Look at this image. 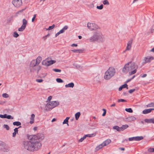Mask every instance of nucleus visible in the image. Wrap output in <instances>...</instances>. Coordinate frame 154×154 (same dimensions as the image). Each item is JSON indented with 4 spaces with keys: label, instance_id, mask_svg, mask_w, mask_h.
Wrapping results in <instances>:
<instances>
[{
    "label": "nucleus",
    "instance_id": "obj_3",
    "mask_svg": "<svg viewBox=\"0 0 154 154\" xmlns=\"http://www.w3.org/2000/svg\"><path fill=\"white\" fill-rule=\"evenodd\" d=\"M89 40L91 42L95 41L103 42L105 41V38L100 29L94 32L93 36L90 38Z\"/></svg>",
    "mask_w": 154,
    "mask_h": 154
},
{
    "label": "nucleus",
    "instance_id": "obj_30",
    "mask_svg": "<svg viewBox=\"0 0 154 154\" xmlns=\"http://www.w3.org/2000/svg\"><path fill=\"white\" fill-rule=\"evenodd\" d=\"M113 128L114 129L118 131H120V127H119L118 126L116 125L114 126Z\"/></svg>",
    "mask_w": 154,
    "mask_h": 154
},
{
    "label": "nucleus",
    "instance_id": "obj_28",
    "mask_svg": "<svg viewBox=\"0 0 154 154\" xmlns=\"http://www.w3.org/2000/svg\"><path fill=\"white\" fill-rule=\"evenodd\" d=\"M42 64L43 65L48 66V61L46 60H43L42 62Z\"/></svg>",
    "mask_w": 154,
    "mask_h": 154
},
{
    "label": "nucleus",
    "instance_id": "obj_41",
    "mask_svg": "<svg viewBox=\"0 0 154 154\" xmlns=\"http://www.w3.org/2000/svg\"><path fill=\"white\" fill-rule=\"evenodd\" d=\"M3 127L4 128H6L7 130H8L9 129V127L8 125H4L3 126Z\"/></svg>",
    "mask_w": 154,
    "mask_h": 154
},
{
    "label": "nucleus",
    "instance_id": "obj_60",
    "mask_svg": "<svg viewBox=\"0 0 154 154\" xmlns=\"http://www.w3.org/2000/svg\"><path fill=\"white\" fill-rule=\"evenodd\" d=\"M42 38L44 40H45L47 38L46 36H45L43 37Z\"/></svg>",
    "mask_w": 154,
    "mask_h": 154
},
{
    "label": "nucleus",
    "instance_id": "obj_58",
    "mask_svg": "<svg viewBox=\"0 0 154 154\" xmlns=\"http://www.w3.org/2000/svg\"><path fill=\"white\" fill-rule=\"evenodd\" d=\"M153 31H154V26H152V29H151V32H153Z\"/></svg>",
    "mask_w": 154,
    "mask_h": 154
},
{
    "label": "nucleus",
    "instance_id": "obj_59",
    "mask_svg": "<svg viewBox=\"0 0 154 154\" xmlns=\"http://www.w3.org/2000/svg\"><path fill=\"white\" fill-rule=\"evenodd\" d=\"M60 34V33L59 32H58L55 35V36L56 37H57V36H58Z\"/></svg>",
    "mask_w": 154,
    "mask_h": 154
},
{
    "label": "nucleus",
    "instance_id": "obj_54",
    "mask_svg": "<svg viewBox=\"0 0 154 154\" xmlns=\"http://www.w3.org/2000/svg\"><path fill=\"white\" fill-rule=\"evenodd\" d=\"M12 19V17H11L7 19V21L8 22H10Z\"/></svg>",
    "mask_w": 154,
    "mask_h": 154
},
{
    "label": "nucleus",
    "instance_id": "obj_22",
    "mask_svg": "<svg viewBox=\"0 0 154 154\" xmlns=\"http://www.w3.org/2000/svg\"><path fill=\"white\" fill-rule=\"evenodd\" d=\"M1 149L3 151L7 152L9 150V148L7 146H5L2 148H1Z\"/></svg>",
    "mask_w": 154,
    "mask_h": 154
},
{
    "label": "nucleus",
    "instance_id": "obj_48",
    "mask_svg": "<svg viewBox=\"0 0 154 154\" xmlns=\"http://www.w3.org/2000/svg\"><path fill=\"white\" fill-rule=\"evenodd\" d=\"M102 110L104 111V112L102 114V116H104L106 115V110L104 109H103Z\"/></svg>",
    "mask_w": 154,
    "mask_h": 154
},
{
    "label": "nucleus",
    "instance_id": "obj_61",
    "mask_svg": "<svg viewBox=\"0 0 154 154\" xmlns=\"http://www.w3.org/2000/svg\"><path fill=\"white\" fill-rule=\"evenodd\" d=\"M122 86H121L119 88V91H121V90H122Z\"/></svg>",
    "mask_w": 154,
    "mask_h": 154
},
{
    "label": "nucleus",
    "instance_id": "obj_8",
    "mask_svg": "<svg viewBox=\"0 0 154 154\" xmlns=\"http://www.w3.org/2000/svg\"><path fill=\"white\" fill-rule=\"evenodd\" d=\"M23 24L21 27L19 28L18 30L19 31H22L25 29L26 25L27 23V21L25 19H23Z\"/></svg>",
    "mask_w": 154,
    "mask_h": 154
},
{
    "label": "nucleus",
    "instance_id": "obj_5",
    "mask_svg": "<svg viewBox=\"0 0 154 154\" xmlns=\"http://www.w3.org/2000/svg\"><path fill=\"white\" fill-rule=\"evenodd\" d=\"M29 69L31 72H36L38 73L41 69V66L35 63L34 60H32L30 63Z\"/></svg>",
    "mask_w": 154,
    "mask_h": 154
},
{
    "label": "nucleus",
    "instance_id": "obj_40",
    "mask_svg": "<svg viewBox=\"0 0 154 154\" xmlns=\"http://www.w3.org/2000/svg\"><path fill=\"white\" fill-rule=\"evenodd\" d=\"M2 96L4 98H7L9 97L8 94L6 93L3 94L2 95Z\"/></svg>",
    "mask_w": 154,
    "mask_h": 154
},
{
    "label": "nucleus",
    "instance_id": "obj_35",
    "mask_svg": "<svg viewBox=\"0 0 154 154\" xmlns=\"http://www.w3.org/2000/svg\"><path fill=\"white\" fill-rule=\"evenodd\" d=\"M55 25L54 24H53L52 26H49V27H48V28L47 29V30H51L52 29H53L54 26H55Z\"/></svg>",
    "mask_w": 154,
    "mask_h": 154
},
{
    "label": "nucleus",
    "instance_id": "obj_57",
    "mask_svg": "<svg viewBox=\"0 0 154 154\" xmlns=\"http://www.w3.org/2000/svg\"><path fill=\"white\" fill-rule=\"evenodd\" d=\"M52 97L51 96H49L48 97V101H50L51 100V99H52Z\"/></svg>",
    "mask_w": 154,
    "mask_h": 154
},
{
    "label": "nucleus",
    "instance_id": "obj_7",
    "mask_svg": "<svg viewBox=\"0 0 154 154\" xmlns=\"http://www.w3.org/2000/svg\"><path fill=\"white\" fill-rule=\"evenodd\" d=\"M87 26L91 30L100 29V28L95 23H88L87 24Z\"/></svg>",
    "mask_w": 154,
    "mask_h": 154
},
{
    "label": "nucleus",
    "instance_id": "obj_6",
    "mask_svg": "<svg viewBox=\"0 0 154 154\" xmlns=\"http://www.w3.org/2000/svg\"><path fill=\"white\" fill-rule=\"evenodd\" d=\"M59 105V103L58 101H53L50 102L46 105L45 110L47 111H50Z\"/></svg>",
    "mask_w": 154,
    "mask_h": 154
},
{
    "label": "nucleus",
    "instance_id": "obj_38",
    "mask_svg": "<svg viewBox=\"0 0 154 154\" xmlns=\"http://www.w3.org/2000/svg\"><path fill=\"white\" fill-rule=\"evenodd\" d=\"M56 81L58 83H62L63 82V81L60 78H57L56 79Z\"/></svg>",
    "mask_w": 154,
    "mask_h": 154
},
{
    "label": "nucleus",
    "instance_id": "obj_29",
    "mask_svg": "<svg viewBox=\"0 0 154 154\" xmlns=\"http://www.w3.org/2000/svg\"><path fill=\"white\" fill-rule=\"evenodd\" d=\"M103 143H102L101 144L99 145L98 146H97L96 148V149L97 150H99L100 149H101L103 146Z\"/></svg>",
    "mask_w": 154,
    "mask_h": 154
},
{
    "label": "nucleus",
    "instance_id": "obj_2",
    "mask_svg": "<svg viewBox=\"0 0 154 154\" xmlns=\"http://www.w3.org/2000/svg\"><path fill=\"white\" fill-rule=\"evenodd\" d=\"M138 68L137 65L134 63L130 62L126 63L122 68V71L123 72L127 73L129 72L130 75L135 74Z\"/></svg>",
    "mask_w": 154,
    "mask_h": 154
},
{
    "label": "nucleus",
    "instance_id": "obj_45",
    "mask_svg": "<svg viewBox=\"0 0 154 154\" xmlns=\"http://www.w3.org/2000/svg\"><path fill=\"white\" fill-rule=\"evenodd\" d=\"M37 82L41 83L43 82V80L42 79H37L35 80Z\"/></svg>",
    "mask_w": 154,
    "mask_h": 154
},
{
    "label": "nucleus",
    "instance_id": "obj_1",
    "mask_svg": "<svg viewBox=\"0 0 154 154\" xmlns=\"http://www.w3.org/2000/svg\"><path fill=\"white\" fill-rule=\"evenodd\" d=\"M43 134L38 133L36 135H32L28 136V138L30 140L25 141L23 143L24 148L30 151H37L42 146L40 141L44 139Z\"/></svg>",
    "mask_w": 154,
    "mask_h": 154
},
{
    "label": "nucleus",
    "instance_id": "obj_63",
    "mask_svg": "<svg viewBox=\"0 0 154 154\" xmlns=\"http://www.w3.org/2000/svg\"><path fill=\"white\" fill-rule=\"evenodd\" d=\"M119 149L122 150L124 151L125 150V148H119Z\"/></svg>",
    "mask_w": 154,
    "mask_h": 154
},
{
    "label": "nucleus",
    "instance_id": "obj_55",
    "mask_svg": "<svg viewBox=\"0 0 154 154\" xmlns=\"http://www.w3.org/2000/svg\"><path fill=\"white\" fill-rule=\"evenodd\" d=\"M36 17V14H35L34 15L33 17L32 18V22H33L34 21L35 19V18Z\"/></svg>",
    "mask_w": 154,
    "mask_h": 154
},
{
    "label": "nucleus",
    "instance_id": "obj_49",
    "mask_svg": "<svg viewBox=\"0 0 154 154\" xmlns=\"http://www.w3.org/2000/svg\"><path fill=\"white\" fill-rule=\"evenodd\" d=\"M121 86L122 88H126L127 89H128V85L127 84L123 85Z\"/></svg>",
    "mask_w": 154,
    "mask_h": 154
},
{
    "label": "nucleus",
    "instance_id": "obj_11",
    "mask_svg": "<svg viewBox=\"0 0 154 154\" xmlns=\"http://www.w3.org/2000/svg\"><path fill=\"white\" fill-rule=\"evenodd\" d=\"M132 43V39H131L129 41H128V42L127 43V47L126 48V49L125 51L127 50H130L131 49Z\"/></svg>",
    "mask_w": 154,
    "mask_h": 154
},
{
    "label": "nucleus",
    "instance_id": "obj_9",
    "mask_svg": "<svg viewBox=\"0 0 154 154\" xmlns=\"http://www.w3.org/2000/svg\"><path fill=\"white\" fill-rule=\"evenodd\" d=\"M12 3L15 7H18L21 5L22 2V0H13Z\"/></svg>",
    "mask_w": 154,
    "mask_h": 154
},
{
    "label": "nucleus",
    "instance_id": "obj_46",
    "mask_svg": "<svg viewBox=\"0 0 154 154\" xmlns=\"http://www.w3.org/2000/svg\"><path fill=\"white\" fill-rule=\"evenodd\" d=\"M148 151L150 152H154V148H150L148 149Z\"/></svg>",
    "mask_w": 154,
    "mask_h": 154
},
{
    "label": "nucleus",
    "instance_id": "obj_43",
    "mask_svg": "<svg viewBox=\"0 0 154 154\" xmlns=\"http://www.w3.org/2000/svg\"><path fill=\"white\" fill-rule=\"evenodd\" d=\"M7 114H5L4 115H0V117L2 118H6Z\"/></svg>",
    "mask_w": 154,
    "mask_h": 154
},
{
    "label": "nucleus",
    "instance_id": "obj_62",
    "mask_svg": "<svg viewBox=\"0 0 154 154\" xmlns=\"http://www.w3.org/2000/svg\"><path fill=\"white\" fill-rule=\"evenodd\" d=\"M147 75L146 74H144L143 75H142L141 76V77L142 78H144V77H146Z\"/></svg>",
    "mask_w": 154,
    "mask_h": 154
},
{
    "label": "nucleus",
    "instance_id": "obj_12",
    "mask_svg": "<svg viewBox=\"0 0 154 154\" xmlns=\"http://www.w3.org/2000/svg\"><path fill=\"white\" fill-rule=\"evenodd\" d=\"M154 110V108H151L147 109H146L143 110V114H146L150 112L151 111Z\"/></svg>",
    "mask_w": 154,
    "mask_h": 154
},
{
    "label": "nucleus",
    "instance_id": "obj_19",
    "mask_svg": "<svg viewBox=\"0 0 154 154\" xmlns=\"http://www.w3.org/2000/svg\"><path fill=\"white\" fill-rule=\"evenodd\" d=\"M128 125H122L121 127H120V131H123L125 129L128 128Z\"/></svg>",
    "mask_w": 154,
    "mask_h": 154
},
{
    "label": "nucleus",
    "instance_id": "obj_39",
    "mask_svg": "<svg viewBox=\"0 0 154 154\" xmlns=\"http://www.w3.org/2000/svg\"><path fill=\"white\" fill-rule=\"evenodd\" d=\"M53 70L56 72H61V70L57 69H53Z\"/></svg>",
    "mask_w": 154,
    "mask_h": 154
},
{
    "label": "nucleus",
    "instance_id": "obj_64",
    "mask_svg": "<svg viewBox=\"0 0 154 154\" xmlns=\"http://www.w3.org/2000/svg\"><path fill=\"white\" fill-rule=\"evenodd\" d=\"M150 51L154 52V48H153L152 49H151L150 50Z\"/></svg>",
    "mask_w": 154,
    "mask_h": 154
},
{
    "label": "nucleus",
    "instance_id": "obj_16",
    "mask_svg": "<svg viewBox=\"0 0 154 154\" xmlns=\"http://www.w3.org/2000/svg\"><path fill=\"white\" fill-rule=\"evenodd\" d=\"M21 127V126H19L18 128H16L15 129H14V132H13L12 134V136L13 137H15L17 134H18V128Z\"/></svg>",
    "mask_w": 154,
    "mask_h": 154
},
{
    "label": "nucleus",
    "instance_id": "obj_10",
    "mask_svg": "<svg viewBox=\"0 0 154 154\" xmlns=\"http://www.w3.org/2000/svg\"><path fill=\"white\" fill-rule=\"evenodd\" d=\"M154 59V58L152 57L149 56H148L146 57L144 59V63H149L150 62V61L153 60Z\"/></svg>",
    "mask_w": 154,
    "mask_h": 154
},
{
    "label": "nucleus",
    "instance_id": "obj_25",
    "mask_svg": "<svg viewBox=\"0 0 154 154\" xmlns=\"http://www.w3.org/2000/svg\"><path fill=\"white\" fill-rule=\"evenodd\" d=\"M69 119V117H67L66 119L64 120L63 123V124H67V125L68 126L69 125L68 124V120Z\"/></svg>",
    "mask_w": 154,
    "mask_h": 154
},
{
    "label": "nucleus",
    "instance_id": "obj_14",
    "mask_svg": "<svg viewBox=\"0 0 154 154\" xmlns=\"http://www.w3.org/2000/svg\"><path fill=\"white\" fill-rule=\"evenodd\" d=\"M144 121L147 123H152L154 124V118L150 119H146Z\"/></svg>",
    "mask_w": 154,
    "mask_h": 154
},
{
    "label": "nucleus",
    "instance_id": "obj_53",
    "mask_svg": "<svg viewBox=\"0 0 154 154\" xmlns=\"http://www.w3.org/2000/svg\"><path fill=\"white\" fill-rule=\"evenodd\" d=\"M135 89H131L129 91V92L131 94V93H132L134 91H135Z\"/></svg>",
    "mask_w": 154,
    "mask_h": 154
},
{
    "label": "nucleus",
    "instance_id": "obj_26",
    "mask_svg": "<svg viewBox=\"0 0 154 154\" xmlns=\"http://www.w3.org/2000/svg\"><path fill=\"white\" fill-rule=\"evenodd\" d=\"M80 115V113L79 112H77L75 115V118L76 120H78Z\"/></svg>",
    "mask_w": 154,
    "mask_h": 154
},
{
    "label": "nucleus",
    "instance_id": "obj_36",
    "mask_svg": "<svg viewBox=\"0 0 154 154\" xmlns=\"http://www.w3.org/2000/svg\"><path fill=\"white\" fill-rule=\"evenodd\" d=\"M103 6L102 4L100 6H97V8L99 10H101L103 8Z\"/></svg>",
    "mask_w": 154,
    "mask_h": 154
},
{
    "label": "nucleus",
    "instance_id": "obj_24",
    "mask_svg": "<svg viewBox=\"0 0 154 154\" xmlns=\"http://www.w3.org/2000/svg\"><path fill=\"white\" fill-rule=\"evenodd\" d=\"M48 61V66L51 65L54 63H55L56 62V61L54 60H49Z\"/></svg>",
    "mask_w": 154,
    "mask_h": 154
},
{
    "label": "nucleus",
    "instance_id": "obj_56",
    "mask_svg": "<svg viewBox=\"0 0 154 154\" xmlns=\"http://www.w3.org/2000/svg\"><path fill=\"white\" fill-rule=\"evenodd\" d=\"M78 46V45L77 44H75V43L72 44L71 45V46L72 47H74V46L76 47V46Z\"/></svg>",
    "mask_w": 154,
    "mask_h": 154
},
{
    "label": "nucleus",
    "instance_id": "obj_21",
    "mask_svg": "<svg viewBox=\"0 0 154 154\" xmlns=\"http://www.w3.org/2000/svg\"><path fill=\"white\" fill-rule=\"evenodd\" d=\"M68 26H65L63 28L61 29L59 32L60 33V34L62 33H63L67 29Z\"/></svg>",
    "mask_w": 154,
    "mask_h": 154
},
{
    "label": "nucleus",
    "instance_id": "obj_23",
    "mask_svg": "<svg viewBox=\"0 0 154 154\" xmlns=\"http://www.w3.org/2000/svg\"><path fill=\"white\" fill-rule=\"evenodd\" d=\"M128 120L130 122L134 121L136 119V118L134 116H131L128 118Z\"/></svg>",
    "mask_w": 154,
    "mask_h": 154
},
{
    "label": "nucleus",
    "instance_id": "obj_51",
    "mask_svg": "<svg viewBox=\"0 0 154 154\" xmlns=\"http://www.w3.org/2000/svg\"><path fill=\"white\" fill-rule=\"evenodd\" d=\"M118 102H126V100H125L124 99H119L118 100Z\"/></svg>",
    "mask_w": 154,
    "mask_h": 154
},
{
    "label": "nucleus",
    "instance_id": "obj_44",
    "mask_svg": "<svg viewBox=\"0 0 154 154\" xmlns=\"http://www.w3.org/2000/svg\"><path fill=\"white\" fill-rule=\"evenodd\" d=\"M19 35V34L16 32H14V36L15 37L17 38Z\"/></svg>",
    "mask_w": 154,
    "mask_h": 154
},
{
    "label": "nucleus",
    "instance_id": "obj_17",
    "mask_svg": "<svg viewBox=\"0 0 154 154\" xmlns=\"http://www.w3.org/2000/svg\"><path fill=\"white\" fill-rule=\"evenodd\" d=\"M111 142V140L109 139H108L106 140L105 141H104L103 143V146H106L108 145Z\"/></svg>",
    "mask_w": 154,
    "mask_h": 154
},
{
    "label": "nucleus",
    "instance_id": "obj_20",
    "mask_svg": "<svg viewBox=\"0 0 154 154\" xmlns=\"http://www.w3.org/2000/svg\"><path fill=\"white\" fill-rule=\"evenodd\" d=\"M74 86V84L73 82H71L68 84L66 85L65 87L66 88H73Z\"/></svg>",
    "mask_w": 154,
    "mask_h": 154
},
{
    "label": "nucleus",
    "instance_id": "obj_15",
    "mask_svg": "<svg viewBox=\"0 0 154 154\" xmlns=\"http://www.w3.org/2000/svg\"><path fill=\"white\" fill-rule=\"evenodd\" d=\"M34 60L35 63L39 65L42 60V57H41L39 56L37 57L36 60Z\"/></svg>",
    "mask_w": 154,
    "mask_h": 154
},
{
    "label": "nucleus",
    "instance_id": "obj_33",
    "mask_svg": "<svg viewBox=\"0 0 154 154\" xmlns=\"http://www.w3.org/2000/svg\"><path fill=\"white\" fill-rule=\"evenodd\" d=\"M125 110L128 112L131 113L133 112V110L131 108H126L125 109Z\"/></svg>",
    "mask_w": 154,
    "mask_h": 154
},
{
    "label": "nucleus",
    "instance_id": "obj_50",
    "mask_svg": "<svg viewBox=\"0 0 154 154\" xmlns=\"http://www.w3.org/2000/svg\"><path fill=\"white\" fill-rule=\"evenodd\" d=\"M94 135V136H95V135H94V134H88L85 135V136H86V137H92V135Z\"/></svg>",
    "mask_w": 154,
    "mask_h": 154
},
{
    "label": "nucleus",
    "instance_id": "obj_32",
    "mask_svg": "<svg viewBox=\"0 0 154 154\" xmlns=\"http://www.w3.org/2000/svg\"><path fill=\"white\" fill-rule=\"evenodd\" d=\"M103 3L104 5H109V3L107 0H104L103 2Z\"/></svg>",
    "mask_w": 154,
    "mask_h": 154
},
{
    "label": "nucleus",
    "instance_id": "obj_31",
    "mask_svg": "<svg viewBox=\"0 0 154 154\" xmlns=\"http://www.w3.org/2000/svg\"><path fill=\"white\" fill-rule=\"evenodd\" d=\"M13 125H14L18 126L20 125H21V123L19 122H15L13 123Z\"/></svg>",
    "mask_w": 154,
    "mask_h": 154
},
{
    "label": "nucleus",
    "instance_id": "obj_47",
    "mask_svg": "<svg viewBox=\"0 0 154 154\" xmlns=\"http://www.w3.org/2000/svg\"><path fill=\"white\" fill-rule=\"evenodd\" d=\"M128 140L129 141H131L132 140H135V137H133L129 138Z\"/></svg>",
    "mask_w": 154,
    "mask_h": 154
},
{
    "label": "nucleus",
    "instance_id": "obj_18",
    "mask_svg": "<svg viewBox=\"0 0 154 154\" xmlns=\"http://www.w3.org/2000/svg\"><path fill=\"white\" fill-rule=\"evenodd\" d=\"M35 117V115L34 114H32L31 115V117H30V120L29 122V123L31 124L33 123L34 121V118Z\"/></svg>",
    "mask_w": 154,
    "mask_h": 154
},
{
    "label": "nucleus",
    "instance_id": "obj_13",
    "mask_svg": "<svg viewBox=\"0 0 154 154\" xmlns=\"http://www.w3.org/2000/svg\"><path fill=\"white\" fill-rule=\"evenodd\" d=\"M84 50L82 49H73L71 50V51L74 53H83Z\"/></svg>",
    "mask_w": 154,
    "mask_h": 154
},
{
    "label": "nucleus",
    "instance_id": "obj_27",
    "mask_svg": "<svg viewBox=\"0 0 154 154\" xmlns=\"http://www.w3.org/2000/svg\"><path fill=\"white\" fill-rule=\"evenodd\" d=\"M135 140L139 141L143 139V137L142 136L136 137H135Z\"/></svg>",
    "mask_w": 154,
    "mask_h": 154
},
{
    "label": "nucleus",
    "instance_id": "obj_42",
    "mask_svg": "<svg viewBox=\"0 0 154 154\" xmlns=\"http://www.w3.org/2000/svg\"><path fill=\"white\" fill-rule=\"evenodd\" d=\"M6 118H7L8 119H13L14 118L13 117L11 116V115H7Z\"/></svg>",
    "mask_w": 154,
    "mask_h": 154
},
{
    "label": "nucleus",
    "instance_id": "obj_34",
    "mask_svg": "<svg viewBox=\"0 0 154 154\" xmlns=\"http://www.w3.org/2000/svg\"><path fill=\"white\" fill-rule=\"evenodd\" d=\"M146 106L147 107H154V103H149L147 105H146Z\"/></svg>",
    "mask_w": 154,
    "mask_h": 154
},
{
    "label": "nucleus",
    "instance_id": "obj_52",
    "mask_svg": "<svg viewBox=\"0 0 154 154\" xmlns=\"http://www.w3.org/2000/svg\"><path fill=\"white\" fill-rule=\"evenodd\" d=\"M135 77V75H134L132 77V78L131 79H128L126 82L127 83H128L129 82H130L132 79H133L134 77Z\"/></svg>",
    "mask_w": 154,
    "mask_h": 154
},
{
    "label": "nucleus",
    "instance_id": "obj_37",
    "mask_svg": "<svg viewBox=\"0 0 154 154\" xmlns=\"http://www.w3.org/2000/svg\"><path fill=\"white\" fill-rule=\"evenodd\" d=\"M85 138H86V136H85V135L84 136H83V137L81 138V139L79 140L78 141L79 142H82Z\"/></svg>",
    "mask_w": 154,
    "mask_h": 154
},
{
    "label": "nucleus",
    "instance_id": "obj_4",
    "mask_svg": "<svg viewBox=\"0 0 154 154\" xmlns=\"http://www.w3.org/2000/svg\"><path fill=\"white\" fill-rule=\"evenodd\" d=\"M116 73V70L113 67H110L105 72L104 79L106 80H109L113 77Z\"/></svg>",
    "mask_w": 154,
    "mask_h": 154
}]
</instances>
